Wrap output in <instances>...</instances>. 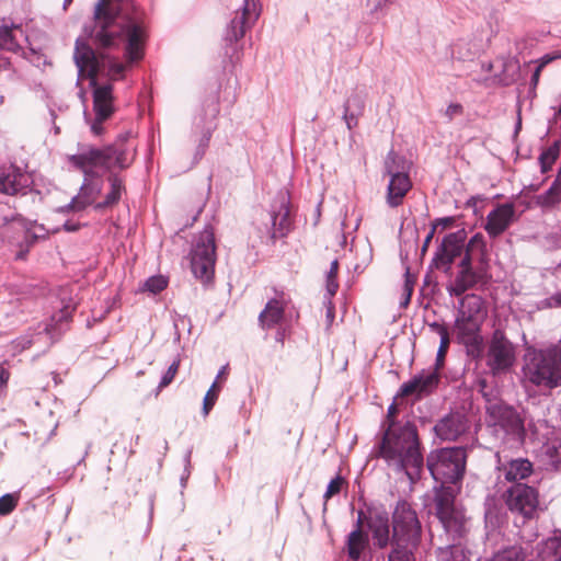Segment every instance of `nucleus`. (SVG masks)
I'll use <instances>...</instances> for the list:
<instances>
[{"label":"nucleus","mask_w":561,"mask_h":561,"mask_svg":"<svg viewBox=\"0 0 561 561\" xmlns=\"http://www.w3.org/2000/svg\"><path fill=\"white\" fill-rule=\"evenodd\" d=\"M440 381V374L437 368L422 370L414 375L409 381L403 382L394 399L414 394L417 399L433 393Z\"/></svg>","instance_id":"17"},{"label":"nucleus","mask_w":561,"mask_h":561,"mask_svg":"<svg viewBox=\"0 0 561 561\" xmlns=\"http://www.w3.org/2000/svg\"><path fill=\"white\" fill-rule=\"evenodd\" d=\"M526 549L520 545L506 546L493 553L485 561H526Z\"/></svg>","instance_id":"34"},{"label":"nucleus","mask_w":561,"mask_h":561,"mask_svg":"<svg viewBox=\"0 0 561 561\" xmlns=\"http://www.w3.org/2000/svg\"><path fill=\"white\" fill-rule=\"evenodd\" d=\"M456 337L463 345L466 354L473 360H481L484 355L483 336L481 335V321L466 320L456 317L454 322Z\"/></svg>","instance_id":"15"},{"label":"nucleus","mask_w":561,"mask_h":561,"mask_svg":"<svg viewBox=\"0 0 561 561\" xmlns=\"http://www.w3.org/2000/svg\"><path fill=\"white\" fill-rule=\"evenodd\" d=\"M561 202V181L557 178L543 193L537 195L536 203L542 208L552 207Z\"/></svg>","instance_id":"35"},{"label":"nucleus","mask_w":561,"mask_h":561,"mask_svg":"<svg viewBox=\"0 0 561 561\" xmlns=\"http://www.w3.org/2000/svg\"><path fill=\"white\" fill-rule=\"evenodd\" d=\"M483 300L481 297L471 294L459 300L456 317L482 322Z\"/></svg>","instance_id":"30"},{"label":"nucleus","mask_w":561,"mask_h":561,"mask_svg":"<svg viewBox=\"0 0 561 561\" xmlns=\"http://www.w3.org/2000/svg\"><path fill=\"white\" fill-rule=\"evenodd\" d=\"M13 30H19L22 33V30L18 25L0 26V49L20 54L22 46L16 42Z\"/></svg>","instance_id":"36"},{"label":"nucleus","mask_w":561,"mask_h":561,"mask_svg":"<svg viewBox=\"0 0 561 561\" xmlns=\"http://www.w3.org/2000/svg\"><path fill=\"white\" fill-rule=\"evenodd\" d=\"M486 426L503 449H519L526 439L525 420L519 411L505 402L486 407Z\"/></svg>","instance_id":"6"},{"label":"nucleus","mask_w":561,"mask_h":561,"mask_svg":"<svg viewBox=\"0 0 561 561\" xmlns=\"http://www.w3.org/2000/svg\"><path fill=\"white\" fill-rule=\"evenodd\" d=\"M470 427L471 422L466 413L450 411L436 421L433 432L443 442H454L468 433Z\"/></svg>","instance_id":"16"},{"label":"nucleus","mask_w":561,"mask_h":561,"mask_svg":"<svg viewBox=\"0 0 561 561\" xmlns=\"http://www.w3.org/2000/svg\"><path fill=\"white\" fill-rule=\"evenodd\" d=\"M285 314L283 301L277 298L270 299L259 314V323L262 329L270 330L279 324Z\"/></svg>","instance_id":"28"},{"label":"nucleus","mask_w":561,"mask_h":561,"mask_svg":"<svg viewBox=\"0 0 561 561\" xmlns=\"http://www.w3.org/2000/svg\"><path fill=\"white\" fill-rule=\"evenodd\" d=\"M554 59V57H552L551 55L549 54H546L543 55L542 57H540L539 59L535 60L534 62L537 64L536 67H540V69L542 70L548 64H550L552 60Z\"/></svg>","instance_id":"61"},{"label":"nucleus","mask_w":561,"mask_h":561,"mask_svg":"<svg viewBox=\"0 0 561 561\" xmlns=\"http://www.w3.org/2000/svg\"><path fill=\"white\" fill-rule=\"evenodd\" d=\"M467 448L443 447L426 456V468L437 485L434 486L435 516L444 533L454 539H462L467 533V518L456 502L467 466Z\"/></svg>","instance_id":"2"},{"label":"nucleus","mask_w":561,"mask_h":561,"mask_svg":"<svg viewBox=\"0 0 561 561\" xmlns=\"http://www.w3.org/2000/svg\"><path fill=\"white\" fill-rule=\"evenodd\" d=\"M20 54L23 58L28 60L32 65L39 67L41 64H45V57L43 54L37 51L36 49L32 47L23 48L20 50Z\"/></svg>","instance_id":"45"},{"label":"nucleus","mask_w":561,"mask_h":561,"mask_svg":"<svg viewBox=\"0 0 561 561\" xmlns=\"http://www.w3.org/2000/svg\"><path fill=\"white\" fill-rule=\"evenodd\" d=\"M561 149V140H556L551 146L542 150L538 160L540 164V170L542 173L551 170L553 163L557 161L560 154Z\"/></svg>","instance_id":"37"},{"label":"nucleus","mask_w":561,"mask_h":561,"mask_svg":"<svg viewBox=\"0 0 561 561\" xmlns=\"http://www.w3.org/2000/svg\"><path fill=\"white\" fill-rule=\"evenodd\" d=\"M84 33L96 48L122 47L126 59L124 64L117 57L96 53L80 38L76 41L75 65L79 76L90 78L92 87L95 116L90 128L94 136H101L104 133L102 124L113 115L115 108L113 84H99L98 78L110 81L123 79L127 67L144 58L148 31L144 13L134 5L133 0H126L122 5L99 0L94 7L93 22L84 25Z\"/></svg>","instance_id":"1"},{"label":"nucleus","mask_w":561,"mask_h":561,"mask_svg":"<svg viewBox=\"0 0 561 561\" xmlns=\"http://www.w3.org/2000/svg\"><path fill=\"white\" fill-rule=\"evenodd\" d=\"M538 561H561V535L550 537L539 543Z\"/></svg>","instance_id":"32"},{"label":"nucleus","mask_w":561,"mask_h":561,"mask_svg":"<svg viewBox=\"0 0 561 561\" xmlns=\"http://www.w3.org/2000/svg\"><path fill=\"white\" fill-rule=\"evenodd\" d=\"M516 219V210L513 203L500 204L488 214L484 230L491 238H496Z\"/></svg>","instance_id":"20"},{"label":"nucleus","mask_w":561,"mask_h":561,"mask_svg":"<svg viewBox=\"0 0 561 561\" xmlns=\"http://www.w3.org/2000/svg\"><path fill=\"white\" fill-rule=\"evenodd\" d=\"M130 131L119 134L113 142L102 147L78 144V152L68 156L69 163L83 172L84 179L77 194L84 208L93 205L103 191V181L94 172L95 168L105 171L128 169L136 156V149L128 144Z\"/></svg>","instance_id":"3"},{"label":"nucleus","mask_w":561,"mask_h":561,"mask_svg":"<svg viewBox=\"0 0 561 561\" xmlns=\"http://www.w3.org/2000/svg\"><path fill=\"white\" fill-rule=\"evenodd\" d=\"M179 365H180L179 360H173L171 363V365L169 366L167 371L162 375L159 386H158V389H162L172 382V380L179 369Z\"/></svg>","instance_id":"48"},{"label":"nucleus","mask_w":561,"mask_h":561,"mask_svg":"<svg viewBox=\"0 0 561 561\" xmlns=\"http://www.w3.org/2000/svg\"><path fill=\"white\" fill-rule=\"evenodd\" d=\"M460 261L458 263L459 270L473 268L472 264V251L465 250L462 255L460 256Z\"/></svg>","instance_id":"53"},{"label":"nucleus","mask_w":561,"mask_h":561,"mask_svg":"<svg viewBox=\"0 0 561 561\" xmlns=\"http://www.w3.org/2000/svg\"><path fill=\"white\" fill-rule=\"evenodd\" d=\"M398 412L393 401L387 410L382 437L378 444L377 456L398 473H404L410 480L419 477L424 467L421 440L416 425L411 421L396 419Z\"/></svg>","instance_id":"4"},{"label":"nucleus","mask_w":561,"mask_h":561,"mask_svg":"<svg viewBox=\"0 0 561 561\" xmlns=\"http://www.w3.org/2000/svg\"><path fill=\"white\" fill-rule=\"evenodd\" d=\"M339 272V262L333 260L330 264V270L327 273V295L325 300L331 305V298L336 294L339 284L336 282Z\"/></svg>","instance_id":"38"},{"label":"nucleus","mask_w":561,"mask_h":561,"mask_svg":"<svg viewBox=\"0 0 561 561\" xmlns=\"http://www.w3.org/2000/svg\"><path fill=\"white\" fill-rule=\"evenodd\" d=\"M528 381L536 387L554 389L561 387V340L558 343L535 350L524 367Z\"/></svg>","instance_id":"7"},{"label":"nucleus","mask_w":561,"mask_h":561,"mask_svg":"<svg viewBox=\"0 0 561 561\" xmlns=\"http://www.w3.org/2000/svg\"><path fill=\"white\" fill-rule=\"evenodd\" d=\"M467 238L465 229L445 234L434 252L430 267L442 270L446 274L450 273L455 260L460 257L466 250Z\"/></svg>","instance_id":"14"},{"label":"nucleus","mask_w":561,"mask_h":561,"mask_svg":"<svg viewBox=\"0 0 561 561\" xmlns=\"http://www.w3.org/2000/svg\"><path fill=\"white\" fill-rule=\"evenodd\" d=\"M485 247V243H484V237L482 233L480 232H477L474 233L470 239L469 241L465 242V249L468 250V251H474L476 249H481L483 250Z\"/></svg>","instance_id":"51"},{"label":"nucleus","mask_w":561,"mask_h":561,"mask_svg":"<svg viewBox=\"0 0 561 561\" xmlns=\"http://www.w3.org/2000/svg\"><path fill=\"white\" fill-rule=\"evenodd\" d=\"M448 539V543L445 547H438L437 558L439 561H463L465 554L463 549L460 546L461 539H454L451 535L445 534Z\"/></svg>","instance_id":"33"},{"label":"nucleus","mask_w":561,"mask_h":561,"mask_svg":"<svg viewBox=\"0 0 561 561\" xmlns=\"http://www.w3.org/2000/svg\"><path fill=\"white\" fill-rule=\"evenodd\" d=\"M455 222V217L447 216L442 218H436L432 225H436V228L440 226L443 229L451 227Z\"/></svg>","instance_id":"57"},{"label":"nucleus","mask_w":561,"mask_h":561,"mask_svg":"<svg viewBox=\"0 0 561 561\" xmlns=\"http://www.w3.org/2000/svg\"><path fill=\"white\" fill-rule=\"evenodd\" d=\"M367 526L373 534L375 545L385 548L391 543L390 526L387 513H376L367 518Z\"/></svg>","instance_id":"24"},{"label":"nucleus","mask_w":561,"mask_h":561,"mask_svg":"<svg viewBox=\"0 0 561 561\" xmlns=\"http://www.w3.org/2000/svg\"><path fill=\"white\" fill-rule=\"evenodd\" d=\"M192 453H193V448L192 447L187 448V450L185 451V454L183 456V465H184V469L183 470L192 471V463H191Z\"/></svg>","instance_id":"62"},{"label":"nucleus","mask_w":561,"mask_h":561,"mask_svg":"<svg viewBox=\"0 0 561 561\" xmlns=\"http://www.w3.org/2000/svg\"><path fill=\"white\" fill-rule=\"evenodd\" d=\"M344 483V479L342 476L336 474L333 479L330 480V482L327 485V490L323 494V497L325 501H328L333 495H336L341 492L342 486Z\"/></svg>","instance_id":"46"},{"label":"nucleus","mask_w":561,"mask_h":561,"mask_svg":"<svg viewBox=\"0 0 561 561\" xmlns=\"http://www.w3.org/2000/svg\"><path fill=\"white\" fill-rule=\"evenodd\" d=\"M366 95L363 92L352 93L343 105V119L346 127L352 130L358 124V118L364 114Z\"/></svg>","instance_id":"25"},{"label":"nucleus","mask_w":561,"mask_h":561,"mask_svg":"<svg viewBox=\"0 0 561 561\" xmlns=\"http://www.w3.org/2000/svg\"><path fill=\"white\" fill-rule=\"evenodd\" d=\"M543 454L547 456L549 462L553 467H558L561 463V442L550 440L542 447Z\"/></svg>","instance_id":"39"},{"label":"nucleus","mask_w":561,"mask_h":561,"mask_svg":"<svg viewBox=\"0 0 561 561\" xmlns=\"http://www.w3.org/2000/svg\"><path fill=\"white\" fill-rule=\"evenodd\" d=\"M541 69L540 67H536L533 75H531V78H530V83H529V92H535L538 83H539V78H540V73H541Z\"/></svg>","instance_id":"58"},{"label":"nucleus","mask_w":561,"mask_h":561,"mask_svg":"<svg viewBox=\"0 0 561 561\" xmlns=\"http://www.w3.org/2000/svg\"><path fill=\"white\" fill-rule=\"evenodd\" d=\"M538 310L561 308V290L556 291L550 297L543 298L536 304Z\"/></svg>","instance_id":"44"},{"label":"nucleus","mask_w":561,"mask_h":561,"mask_svg":"<svg viewBox=\"0 0 561 561\" xmlns=\"http://www.w3.org/2000/svg\"><path fill=\"white\" fill-rule=\"evenodd\" d=\"M18 499L12 493H5L0 497V515H9L16 506Z\"/></svg>","instance_id":"43"},{"label":"nucleus","mask_w":561,"mask_h":561,"mask_svg":"<svg viewBox=\"0 0 561 561\" xmlns=\"http://www.w3.org/2000/svg\"><path fill=\"white\" fill-rule=\"evenodd\" d=\"M435 232H436V225H432L428 233L426 234L424 241H423V244H422V248H421V256H424L425 253L427 252V249L435 236Z\"/></svg>","instance_id":"54"},{"label":"nucleus","mask_w":561,"mask_h":561,"mask_svg":"<svg viewBox=\"0 0 561 561\" xmlns=\"http://www.w3.org/2000/svg\"><path fill=\"white\" fill-rule=\"evenodd\" d=\"M481 279V275L474 268L459 270L454 283L446 287L450 296H462L468 289L473 288Z\"/></svg>","instance_id":"27"},{"label":"nucleus","mask_w":561,"mask_h":561,"mask_svg":"<svg viewBox=\"0 0 561 561\" xmlns=\"http://www.w3.org/2000/svg\"><path fill=\"white\" fill-rule=\"evenodd\" d=\"M502 499L507 511L524 519L533 518L539 505L537 489L526 483L511 484L504 491Z\"/></svg>","instance_id":"13"},{"label":"nucleus","mask_w":561,"mask_h":561,"mask_svg":"<svg viewBox=\"0 0 561 561\" xmlns=\"http://www.w3.org/2000/svg\"><path fill=\"white\" fill-rule=\"evenodd\" d=\"M220 113L219 95H208L202 103L192 123V138L196 142L194 163L203 159L209 146L213 133L217 129V117Z\"/></svg>","instance_id":"9"},{"label":"nucleus","mask_w":561,"mask_h":561,"mask_svg":"<svg viewBox=\"0 0 561 561\" xmlns=\"http://www.w3.org/2000/svg\"><path fill=\"white\" fill-rule=\"evenodd\" d=\"M503 502L495 495H488L484 500L485 524L493 529L500 527L505 520L507 508Z\"/></svg>","instance_id":"29"},{"label":"nucleus","mask_w":561,"mask_h":561,"mask_svg":"<svg viewBox=\"0 0 561 561\" xmlns=\"http://www.w3.org/2000/svg\"><path fill=\"white\" fill-rule=\"evenodd\" d=\"M422 527L411 504L400 500L392 513L391 551L388 561H416L414 551L421 540Z\"/></svg>","instance_id":"5"},{"label":"nucleus","mask_w":561,"mask_h":561,"mask_svg":"<svg viewBox=\"0 0 561 561\" xmlns=\"http://www.w3.org/2000/svg\"><path fill=\"white\" fill-rule=\"evenodd\" d=\"M192 471L190 470H183L181 477H180V485H181V494H184V489L187 485V481L190 479Z\"/></svg>","instance_id":"63"},{"label":"nucleus","mask_w":561,"mask_h":561,"mask_svg":"<svg viewBox=\"0 0 561 561\" xmlns=\"http://www.w3.org/2000/svg\"><path fill=\"white\" fill-rule=\"evenodd\" d=\"M485 365L493 376L507 373L516 362V347L502 329L492 332L484 351Z\"/></svg>","instance_id":"11"},{"label":"nucleus","mask_w":561,"mask_h":561,"mask_svg":"<svg viewBox=\"0 0 561 561\" xmlns=\"http://www.w3.org/2000/svg\"><path fill=\"white\" fill-rule=\"evenodd\" d=\"M33 342H34V334L33 333H25V334L16 337V339H14L11 342L12 354L16 355V354L27 350L28 347H31Z\"/></svg>","instance_id":"41"},{"label":"nucleus","mask_w":561,"mask_h":561,"mask_svg":"<svg viewBox=\"0 0 561 561\" xmlns=\"http://www.w3.org/2000/svg\"><path fill=\"white\" fill-rule=\"evenodd\" d=\"M465 44L462 42H459L453 46L451 55L454 58L458 60H471L474 58V53L467 50L465 54H462L461 48Z\"/></svg>","instance_id":"52"},{"label":"nucleus","mask_w":561,"mask_h":561,"mask_svg":"<svg viewBox=\"0 0 561 561\" xmlns=\"http://www.w3.org/2000/svg\"><path fill=\"white\" fill-rule=\"evenodd\" d=\"M462 106L458 103H451L446 108V115L451 119L455 115L461 113Z\"/></svg>","instance_id":"59"},{"label":"nucleus","mask_w":561,"mask_h":561,"mask_svg":"<svg viewBox=\"0 0 561 561\" xmlns=\"http://www.w3.org/2000/svg\"><path fill=\"white\" fill-rule=\"evenodd\" d=\"M289 214V196L287 193H279L270 211V219L272 224L271 238L273 240L286 237L289 232L291 226Z\"/></svg>","instance_id":"19"},{"label":"nucleus","mask_w":561,"mask_h":561,"mask_svg":"<svg viewBox=\"0 0 561 561\" xmlns=\"http://www.w3.org/2000/svg\"><path fill=\"white\" fill-rule=\"evenodd\" d=\"M327 320L330 323H332V321L334 320V309L333 307H329L328 310H327Z\"/></svg>","instance_id":"64"},{"label":"nucleus","mask_w":561,"mask_h":561,"mask_svg":"<svg viewBox=\"0 0 561 561\" xmlns=\"http://www.w3.org/2000/svg\"><path fill=\"white\" fill-rule=\"evenodd\" d=\"M107 172L108 175L106 176V181L110 185V191L106 193L102 202L94 204V210L96 211H103L104 209L111 208L118 204L122 199L123 193L126 191L122 176L113 172V170Z\"/></svg>","instance_id":"23"},{"label":"nucleus","mask_w":561,"mask_h":561,"mask_svg":"<svg viewBox=\"0 0 561 561\" xmlns=\"http://www.w3.org/2000/svg\"><path fill=\"white\" fill-rule=\"evenodd\" d=\"M167 286L168 279L162 275L150 276L145 283V288L152 294L161 293Z\"/></svg>","instance_id":"42"},{"label":"nucleus","mask_w":561,"mask_h":561,"mask_svg":"<svg viewBox=\"0 0 561 561\" xmlns=\"http://www.w3.org/2000/svg\"><path fill=\"white\" fill-rule=\"evenodd\" d=\"M81 225L77 221L66 220L62 225V229L67 232H76L80 229Z\"/></svg>","instance_id":"60"},{"label":"nucleus","mask_w":561,"mask_h":561,"mask_svg":"<svg viewBox=\"0 0 561 561\" xmlns=\"http://www.w3.org/2000/svg\"><path fill=\"white\" fill-rule=\"evenodd\" d=\"M219 388H217V381L215 380L208 391L206 392L203 400V414L207 416L210 410L214 408L218 398Z\"/></svg>","instance_id":"40"},{"label":"nucleus","mask_w":561,"mask_h":561,"mask_svg":"<svg viewBox=\"0 0 561 561\" xmlns=\"http://www.w3.org/2000/svg\"><path fill=\"white\" fill-rule=\"evenodd\" d=\"M383 169L388 176L409 175L411 161L394 150H390L385 159Z\"/></svg>","instance_id":"31"},{"label":"nucleus","mask_w":561,"mask_h":561,"mask_svg":"<svg viewBox=\"0 0 561 561\" xmlns=\"http://www.w3.org/2000/svg\"><path fill=\"white\" fill-rule=\"evenodd\" d=\"M413 286H414V277L411 275L409 267H407L404 273V291L405 297L403 301H401L402 307H407L411 300V296L413 293Z\"/></svg>","instance_id":"49"},{"label":"nucleus","mask_w":561,"mask_h":561,"mask_svg":"<svg viewBox=\"0 0 561 561\" xmlns=\"http://www.w3.org/2000/svg\"><path fill=\"white\" fill-rule=\"evenodd\" d=\"M47 233L48 230L44 225L37 224L36 220H28L20 214H13L10 217L4 216L3 227L0 228V236L3 239L21 248L16 253L19 260L24 259L30 248L39 239L45 238Z\"/></svg>","instance_id":"8"},{"label":"nucleus","mask_w":561,"mask_h":561,"mask_svg":"<svg viewBox=\"0 0 561 561\" xmlns=\"http://www.w3.org/2000/svg\"><path fill=\"white\" fill-rule=\"evenodd\" d=\"M428 325L433 332H435L439 335L440 340L443 339V336L449 337L448 329L444 324H440V323L434 321V322L430 323Z\"/></svg>","instance_id":"55"},{"label":"nucleus","mask_w":561,"mask_h":561,"mask_svg":"<svg viewBox=\"0 0 561 561\" xmlns=\"http://www.w3.org/2000/svg\"><path fill=\"white\" fill-rule=\"evenodd\" d=\"M30 175L16 165L10 164L0 169V193L7 195H25L30 190Z\"/></svg>","instance_id":"21"},{"label":"nucleus","mask_w":561,"mask_h":561,"mask_svg":"<svg viewBox=\"0 0 561 561\" xmlns=\"http://www.w3.org/2000/svg\"><path fill=\"white\" fill-rule=\"evenodd\" d=\"M216 263L215 231L210 225L198 233L190 251L191 271L195 278L207 284L214 277Z\"/></svg>","instance_id":"10"},{"label":"nucleus","mask_w":561,"mask_h":561,"mask_svg":"<svg viewBox=\"0 0 561 561\" xmlns=\"http://www.w3.org/2000/svg\"><path fill=\"white\" fill-rule=\"evenodd\" d=\"M84 209V204H82L77 197V195H75L68 204L58 207L57 211L61 214H67L70 211H82Z\"/></svg>","instance_id":"50"},{"label":"nucleus","mask_w":561,"mask_h":561,"mask_svg":"<svg viewBox=\"0 0 561 561\" xmlns=\"http://www.w3.org/2000/svg\"><path fill=\"white\" fill-rule=\"evenodd\" d=\"M411 188L412 182L409 175L389 176L387 186V204L389 207H399Z\"/></svg>","instance_id":"26"},{"label":"nucleus","mask_w":561,"mask_h":561,"mask_svg":"<svg viewBox=\"0 0 561 561\" xmlns=\"http://www.w3.org/2000/svg\"><path fill=\"white\" fill-rule=\"evenodd\" d=\"M260 12L255 0H242V4L236 10L233 18L227 24L224 33L226 54L233 62V54L237 51V43L244 36L248 28L257 20Z\"/></svg>","instance_id":"12"},{"label":"nucleus","mask_w":561,"mask_h":561,"mask_svg":"<svg viewBox=\"0 0 561 561\" xmlns=\"http://www.w3.org/2000/svg\"><path fill=\"white\" fill-rule=\"evenodd\" d=\"M495 458L499 479L503 478L511 484L522 483L520 481L527 479L534 471V465L527 458H508L501 451L495 454Z\"/></svg>","instance_id":"18"},{"label":"nucleus","mask_w":561,"mask_h":561,"mask_svg":"<svg viewBox=\"0 0 561 561\" xmlns=\"http://www.w3.org/2000/svg\"><path fill=\"white\" fill-rule=\"evenodd\" d=\"M449 343H450V337L443 336V339L439 341V346H438V350L436 353V359H435V364L433 367V368H437L438 371L444 365L445 356L447 354Z\"/></svg>","instance_id":"47"},{"label":"nucleus","mask_w":561,"mask_h":561,"mask_svg":"<svg viewBox=\"0 0 561 561\" xmlns=\"http://www.w3.org/2000/svg\"><path fill=\"white\" fill-rule=\"evenodd\" d=\"M10 379V371L8 368L4 367V365L0 364V393L3 391L4 388H7V385Z\"/></svg>","instance_id":"56"},{"label":"nucleus","mask_w":561,"mask_h":561,"mask_svg":"<svg viewBox=\"0 0 561 561\" xmlns=\"http://www.w3.org/2000/svg\"><path fill=\"white\" fill-rule=\"evenodd\" d=\"M364 518L365 513L359 511L357 514L355 529H353L347 536V554L353 561H357L360 558L368 542L366 533L362 530Z\"/></svg>","instance_id":"22"}]
</instances>
